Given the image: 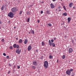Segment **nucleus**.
<instances>
[{
	"mask_svg": "<svg viewBox=\"0 0 76 76\" xmlns=\"http://www.w3.org/2000/svg\"><path fill=\"white\" fill-rule=\"evenodd\" d=\"M44 66L46 69L48 67V61H45L44 62Z\"/></svg>",
	"mask_w": 76,
	"mask_h": 76,
	"instance_id": "nucleus-1",
	"label": "nucleus"
},
{
	"mask_svg": "<svg viewBox=\"0 0 76 76\" xmlns=\"http://www.w3.org/2000/svg\"><path fill=\"white\" fill-rule=\"evenodd\" d=\"M13 13L12 12H10L8 14V16L11 18H13Z\"/></svg>",
	"mask_w": 76,
	"mask_h": 76,
	"instance_id": "nucleus-2",
	"label": "nucleus"
},
{
	"mask_svg": "<svg viewBox=\"0 0 76 76\" xmlns=\"http://www.w3.org/2000/svg\"><path fill=\"white\" fill-rule=\"evenodd\" d=\"M49 45H50V46H51L52 45L53 47H55V46L56 45L54 43H52L51 42V40H49Z\"/></svg>",
	"mask_w": 76,
	"mask_h": 76,
	"instance_id": "nucleus-3",
	"label": "nucleus"
},
{
	"mask_svg": "<svg viewBox=\"0 0 76 76\" xmlns=\"http://www.w3.org/2000/svg\"><path fill=\"white\" fill-rule=\"evenodd\" d=\"M18 10L16 7L13 8L11 9V11L13 12H16L18 11Z\"/></svg>",
	"mask_w": 76,
	"mask_h": 76,
	"instance_id": "nucleus-4",
	"label": "nucleus"
},
{
	"mask_svg": "<svg viewBox=\"0 0 76 76\" xmlns=\"http://www.w3.org/2000/svg\"><path fill=\"white\" fill-rule=\"evenodd\" d=\"M66 73L68 75H71V72H70V71L69 70H68L66 72Z\"/></svg>",
	"mask_w": 76,
	"mask_h": 76,
	"instance_id": "nucleus-5",
	"label": "nucleus"
},
{
	"mask_svg": "<svg viewBox=\"0 0 76 76\" xmlns=\"http://www.w3.org/2000/svg\"><path fill=\"white\" fill-rule=\"evenodd\" d=\"M73 49L71 48H70L69 49V50H68V52L69 53H72L73 52Z\"/></svg>",
	"mask_w": 76,
	"mask_h": 76,
	"instance_id": "nucleus-6",
	"label": "nucleus"
},
{
	"mask_svg": "<svg viewBox=\"0 0 76 76\" xmlns=\"http://www.w3.org/2000/svg\"><path fill=\"white\" fill-rule=\"evenodd\" d=\"M50 6L52 9H54V8L55 7V6L54 5H53V3H51L50 4Z\"/></svg>",
	"mask_w": 76,
	"mask_h": 76,
	"instance_id": "nucleus-7",
	"label": "nucleus"
},
{
	"mask_svg": "<svg viewBox=\"0 0 76 76\" xmlns=\"http://www.w3.org/2000/svg\"><path fill=\"white\" fill-rule=\"evenodd\" d=\"M33 64L34 66H37V62L36 61H34L33 62Z\"/></svg>",
	"mask_w": 76,
	"mask_h": 76,
	"instance_id": "nucleus-8",
	"label": "nucleus"
},
{
	"mask_svg": "<svg viewBox=\"0 0 76 76\" xmlns=\"http://www.w3.org/2000/svg\"><path fill=\"white\" fill-rule=\"evenodd\" d=\"M73 3H71L69 4V7H72V6H73Z\"/></svg>",
	"mask_w": 76,
	"mask_h": 76,
	"instance_id": "nucleus-9",
	"label": "nucleus"
},
{
	"mask_svg": "<svg viewBox=\"0 0 76 76\" xmlns=\"http://www.w3.org/2000/svg\"><path fill=\"white\" fill-rule=\"evenodd\" d=\"M31 48H32L31 46V45L29 46L28 48V51H30V50H31Z\"/></svg>",
	"mask_w": 76,
	"mask_h": 76,
	"instance_id": "nucleus-10",
	"label": "nucleus"
},
{
	"mask_svg": "<svg viewBox=\"0 0 76 76\" xmlns=\"http://www.w3.org/2000/svg\"><path fill=\"white\" fill-rule=\"evenodd\" d=\"M67 20L68 21V23H69L70 20H71V18L70 17L68 18Z\"/></svg>",
	"mask_w": 76,
	"mask_h": 76,
	"instance_id": "nucleus-11",
	"label": "nucleus"
},
{
	"mask_svg": "<svg viewBox=\"0 0 76 76\" xmlns=\"http://www.w3.org/2000/svg\"><path fill=\"white\" fill-rule=\"evenodd\" d=\"M28 43V40L27 39H25L24 40V44H26Z\"/></svg>",
	"mask_w": 76,
	"mask_h": 76,
	"instance_id": "nucleus-12",
	"label": "nucleus"
},
{
	"mask_svg": "<svg viewBox=\"0 0 76 76\" xmlns=\"http://www.w3.org/2000/svg\"><path fill=\"white\" fill-rule=\"evenodd\" d=\"M19 49H18L16 50L15 51L16 53H18V54H20V53L19 52Z\"/></svg>",
	"mask_w": 76,
	"mask_h": 76,
	"instance_id": "nucleus-13",
	"label": "nucleus"
},
{
	"mask_svg": "<svg viewBox=\"0 0 76 76\" xmlns=\"http://www.w3.org/2000/svg\"><path fill=\"white\" fill-rule=\"evenodd\" d=\"M30 33L31 34H34V31L32 30H31L30 31Z\"/></svg>",
	"mask_w": 76,
	"mask_h": 76,
	"instance_id": "nucleus-14",
	"label": "nucleus"
},
{
	"mask_svg": "<svg viewBox=\"0 0 76 76\" xmlns=\"http://www.w3.org/2000/svg\"><path fill=\"white\" fill-rule=\"evenodd\" d=\"M46 13L47 14H48V15H50L51 14V13L50 12V11L48 10L46 11Z\"/></svg>",
	"mask_w": 76,
	"mask_h": 76,
	"instance_id": "nucleus-15",
	"label": "nucleus"
},
{
	"mask_svg": "<svg viewBox=\"0 0 76 76\" xmlns=\"http://www.w3.org/2000/svg\"><path fill=\"white\" fill-rule=\"evenodd\" d=\"M22 39H20L19 40V42L20 43H22Z\"/></svg>",
	"mask_w": 76,
	"mask_h": 76,
	"instance_id": "nucleus-16",
	"label": "nucleus"
},
{
	"mask_svg": "<svg viewBox=\"0 0 76 76\" xmlns=\"http://www.w3.org/2000/svg\"><path fill=\"white\" fill-rule=\"evenodd\" d=\"M42 46H44L45 45V43H44V42H42Z\"/></svg>",
	"mask_w": 76,
	"mask_h": 76,
	"instance_id": "nucleus-17",
	"label": "nucleus"
},
{
	"mask_svg": "<svg viewBox=\"0 0 76 76\" xmlns=\"http://www.w3.org/2000/svg\"><path fill=\"white\" fill-rule=\"evenodd\" d=\"M31 68H32V69H36V67H35V66H31Z\"/></svg>",
	"mask_w": 76,
	"mask_h": 76,
	"instance_id": "nucleus-18",
	"label": "nucleus"
},
{
	"mask_svg": "<svg viewBox=\"0 0 76 76\" xmlns=\"http://www.w3.org/2000/svg\"><path fill=\"white\" fill-rule=\"evenodd\" d=\"M63 15L64 16H67V13L66 12L64 13L63 14Z\"/></svg>",
	"mask_w": 76,
	"mask_h": 76,
	"instance_id": "nucleus-19",
	"label": "nucleus"
},
{
	"mask_svg": "<svg viewBox=\"0 0 76 76\" xmlns=\"http://www.w3.org/2000/svg\"><path fill=\"white\" fill-rule=\"evenodd\" d=\"M1 41H2V42H4L5 41V40H4V38H3L2 39H1Z\"/></svg>",
	"mask_w": 76,
	"mask_h": 76,
	"instance_id": "nucleus-20",
	"label": "nucleus"
},
{
	"mask_svg": "<svg viewBox=\"0 0 76 76\" xmlns=\"http://www.w3.org/2000/svg\"><path fill=\"white\" fill-rule=\"evenodd\" d=\"M4 8V6H3V7H1V10H3Z\"/></svg>",
	"mask_w": 76,
	"mask_h": 76,
	"instance_id": "nucleus-21",
	"label": "nucleus"
},
{
	"mask_svg": "<svg viewBox=\"0 0 76 76\" xmlns=\"http://www.w3.org/2000/svg\"><path fill=\"white\" fill-rule=\"evenodd\" d=\"M66 58V56H64V55H63L62 56L63 59H64Z\"/></svg>",
	"mask_w": 76,
	"mask_h": 76,
	"instance_id": "nucleus-22",
	"label": "nucleus"
},
{
	"mask_svg": "<svg viewBox=\"0 0 76 76\" xmlns=\"http://www.w3.org/2000/svg\"><path fill=\"white\" fill-rule=\"evenodd\" d=\"M26 13L27 15H30L31 13V12H26Z\"/></svg>",
	"mask_w": 76,
	"mask_h": 76,
	"instance_id": "nucleus-23",
	"label": "nucleus"
},
{
	"mask_svg": "<svg viewBox=\"0 0 76 76\" xmlns=\"http://www.w3.org/2000/svg\"><path fill=\"white\" fill-rule=\"evenodd\" d=\"M14 48H16V44H15L13 45Z\"/></svg>",
	"mask_w": 76,
	"mask_h": 76,
	"instance_id": "nucleus-24",
	"label": "nucleus"
},
{
	"mask_svg": "<svg viewBox=\"0 0 76 76\" xmlns=\"http://www.w3.org/2000/svg\"><path fill=\"white\" fill-rule=\"evenodd\" d=\"M22 11H20V12H19V14L20 15H21V14H22Z\"/></svg>",
	"mask_w": 76,
	"mask_h": 76,
	"instance_id": "nucleus-25",
	"label": "nucleus"
},
{
	"mask_svg": "<svg viewBox=\"0 0 76 76\" xmlns=\"http://www.w3.org/2000/svg\"><path fill=\"white\" fill-rule=\"evenodd\" d=\"M53 58V56L51 55L49 56V58H50V59H51Z\"/></svg>",
	"mask_w": 76,
	"mask_h": 76,
	"instance_id": "nucleus-26",
	"label": "nucleus"
},
{
	"mask_svg": "<svg viewBox=\"0 0 76 76\" xmlns=\"http://www.w3.org/2000/svg\"><path fill=\"white\" fill-rule=\"evenodd\" d=\"M12 66H13V64H9V66H10V67H11Z\"/></svg>",
	"mask_w": 76,
	"mask_h": 76,
	"instance_id": "nucleus-27",
	"label": "nucleus"
},
{
	"mask_svg": "<svg viewBox=\"0 0 76 76\" xmlns=\"http://www.w3.org/2000/svg\"><path fill=\"white\" fill-rule=\"evenodd\" d=\"M30 20V18H29L27 20V22H29V21Z\"/></svg>",
	"mask_w": 76,
	"mask_h": 76,
	"instance_id": "nucleus-28",
	"label": "nucleus"
},
{
	"mask_svg": "<svg viewBox=\"0 0 76 76\" xmlns=\"http://www.w3.org/2000/svg\"><path fill=\"white\" fill-rule=\"evenodd\" d=\"M48 25L49 26H52V24L51 23H49L48 24Z\"/></svg>",
	"mask_w": 76,
	"mask_h": 76,
	"instance_id": "nucleus-29",
	"label": "nucleus"
},
{
	"mask_svg": "<svg viewBox=\"0 0 76 76\" xmlns=\"http://www.w3.org/2000/svg\"><path fill=\"white\" fill-rule=\"evenodd\" d=\"M16 47L17 48V49H18L19 48V45H18L16 46Z\"/></svg>",
	"mask_w": 76,
	"mask_h": 76,
	"instance_id": "nucleus-30",
	"label": "nucleus"
},
{
	"mask_svg": "<svg viewBox=\"0 0 76 76\" xmlns=\"http://www.w3.org/2000/svg\"><path fill=\"white\" fill-rule=\"evenodd\" d=\"M10 49L11 50H12V49H13V47L12 46H10Z\"/></svg>",
	"mask_w": 76,
	"mask_h": 76,
	"instance_id": "nucleus-31",
	"label": "nucleus"
},
{
	"mask_svg": "<svg viewBox=\"0 0 76 76\" xmlns=\"http://www.w3.org/2000/svg\"><path fill=\"white\" fill-rule=\"evenodd\" d=\"M6 58H7V59H9L10 58V57L9 56H7L6 57Z\"/></svg>",
	"mask_w": 76,
	"mask_h": 76,
	"instance_id": "nucleus-32",
	"label": "nucleus"
},
{
	"mask_svg": "<svg viewBox=\"0 0 76 76\" xmlns=\"http://www.w3.org/2000/svg\"><path fill=\"white\" fill-rule=\"evenodd\" d=\"M63 8H64V10H66V7H65V6H63Z\"/></svg>",
	"mask_w": 76,
	"mask_h": 76,
	"instance_id": "nucleus-33",
	"label": "nucleus"
},
{
	"mask_svg": "<svg viewBox=\"0 0 76 76\" xmlns=\"http://www.w3.org/2000/svg\"><path fill=\"white\" fill-rule=\"evenodd\" d=\"M3 56H6V54L5 53H3Z\"/></svg>",
	"mask_w": 76,
	"mask_h": 76,
	"instance_id": "nucleus-34",
	"label": "nucleus"
},
{
	"mask_svg": "<svg viewBox=\"0 0 76 76\" xmlns=\"http://www.w3.org/2000/svg\"><path fill=\"white\" fill-rule=\"evenodd\" d=\"M73 70V69H70V72H72Z\"/></svg>",
	"mask_w": 76,
	"mask_h": 76,
	"instance_id": "nucleus-35",
	"label": "nucleus"
},
{
	"mask_svg": "<svg viewBox=\"0 0 76 76\" xmlns=\"http://www.w3.org/2000/svg\"><path fill=\"white\" fill-rule=\"evenodd\" d=\"M42 13H43V11H41V14H42Z\"/></svg>",
	"mask_w": 76,
	"mask_h": 76,
	"instance_id": "nucleus-36",
	"label": "nucleus"
},
{
	"mask_svg": "<svg viewBox=\"0 0 76 76\" xmlns=\"http://www.w3.org/2000/svg\"><path fill=\"white\" fill-rule=\"evenodd\" d=\"M17 67H18V69H20V66H17Z\"/></svg>",
	"mask_w": 76,
	"mask_h": 76,
	"instance_id": "nucleus-37",
	"label": "nucleus"
},
{
	"mask_svg": "<svg viewBox=\"0 0 76 76\" xmlns=\"http://www.w3.org/2000/svg\"><path fill=\"white\" fill-rule=\"evenodd\" d=\"M51 42H54V40H53V39H51Z\"/></svg>",
	"mask_w": 76,
	"mask_h": 76,
	"instance_id": "nucleus-38",
	"label": "nucleus"
},
{
	"mask_svg": "<svg viewBox=\"0 0 76 76\" xmlns=\"http://www.w3.org/2000/svg\"><path fill=\"white\" fill-rule=\"evenodd\" d=\"M73 9H74V10L75 9H76V7H73Z\"/></svg>",
	"mask_w": 76,
	"mask_h": 76,
	"instance_id": "nucleus-39",
	"label": "nucleus"
},
{
	"mask_svg": "<svg viewBox=\"0 0 76 76\" xmlns=\"http://www.w3.org/2000/svg\"><path fill=\"white\" fill-rule=\"evenodd\" d=\"M19 52L20 53V52H21V50H20L19 51Z\"/></svg>",
	"mask_w": 76,
	"mask_h": 76,
	"instance_id": "nucleus-40",
	"label": "nucleus"
},
{
	"mask_svg": "<svg viewBox=\"0 0 76 76\" xmlns=\"http://www.w3.org/2000/svg\"><path fill=\"white\" fill-rule=\"evenodd\" d=\"M37 22L38 23H39V20H37Z\"/></svg>",
	"mask_w": 76,
	"mask_h": 76,
	"instance_id": "nucleus-41",
	"label": "nucleus"
},
{
	"mask_svg": "<svg viewBox=\"0 0 76 76\" xmlns=\"http://www.w3.org/2000/svg\"><path fill=\"white\" fill-rule=\"evenodd\" d=\"M14 29H15V28H16V26H14Z\"/></svg>",
	"mask_w": 76,
	"mask_h": 76,
	"instance_id": "nucleus-42",
	"label": "nucleus"
},
{
	"mask_svg": "<svg viewBox=\"0 0 76 76\" xmlns=\"http://www.w3.org/2000/svg\"><path fill=\"white\" fill-rule=\"evenodd\" d=\"M56 40V37L54 38V40Z\"/></svg>",
	"mask_w": 76,
	"mask_h": 76,
	"instance_id": "nucleus-43",
	"label": "nucleus"
},
{
	"mask_svg": "<svg viewBox=\"0 0 76 76\" xmlns=\"http://www.w3.org/2000/svg\"><path fill=\"white\" fill-rule=\"evenodd\" d=\"M2 23V22L1 21H0V24H1Z\"/></svg>",
	"mask_w": 76,
	"mask_h": 76,
	"instance_id": "nucleus-44",
	"label": "nucleus"
},
{
	"mask_svg": "<svg viewBox=\"0 0 76 76\" xmlns=\"http://www.w3.org/2000/svg\"><path fill=\"white\" fill-rule=\"evenodd\" d=\"M36 52H37V53H38V50H36Z\"/></svg>",
	"mask_w": 76,
	"mask_h": 76,
	"instance_id": "nucleus-45",
	"label": "nucleus"
},
{
	"mask_svg": "<svg viewBox=\"0 0 76 76\" xmlns=\"http://www.w3.org/2000/svg\"><path fill=\"white\" fill-rule=\"evenodd\" d=\"M16 40H18V38H16Z\"/></svg>",
	"mask_w": 76,
	"mask_h": 76,
	"instance_id": "nucleus-46",
	"label": "nucleus"
},
{
	"mask_svg": "<svg viewBox=\"0 0 76 76\" xmlns=\"http://www.w3.org/2000/svg\"><path fill=\"white\" fill-rule=\"evenodd\" d=\"M8 74H10V71H9L8 72Z\"/></svg>",
	"mask_w": 76,
	"mask_h": 76,
	"instance_id": "nucleus-47",
	"label": "nucleus"
},
{
	"mask_svg": "<svg viewBox=\"0 0 76 76\" xmlns=\"http://www.w3.org/2000/svg\"><path fill=\"white\" fill-rule=\"evenodd\" d=\"M52 1H56V0H52Z\"/></svg>",
	"mask_w": 76,
	"mask_h": 76,
	"instance_id": "nucleus-48",
	"label": "nucleus"
},
{
	"mask_svg": "<svg viewBox=\"0 0 76 76\" xmlns=\"http://www.w3.org/2000/svg\"><path fill=\"white\" fill-rule=\"evenodd\" d=\"M32 6H33V5H31L30 6V7H32Z\"/></svg>",
	"mask_w": 76,
	"mask_h": 76,
	"instance_id": "nucleus-49",
	"label": "nucleus"
},
{
	"mask_svg": "<svg viewBox=\"0 0 76 76\" xmlns=\"http://www.w3.org/2000/svg\"><path fill=\"white\" fill-rule=\"evenodd\" d=\"M14 67L15 68V67H16V66L15 65L14 66Z\"/></svg>",
	"mask_w": 76,
	"mask_h": 76,
	"instance_id": "nucleus-50",
	"label": "nucleus"
},
{
	"mask_svg": "<svg viewBox=\"0 0 76 76\" xmlns=\"http://www.w3.org/2000/svg\"><path fill=\"white\" fill-rule=\"evenodd\" d=\"M60 11H61V10H59V12H60Z\"/></svg>",
	"mask_w": 76,
	"mask_h": 76,
	"instance_id": "nucleus-51",
	"label": "nucleus"
},
{
	"mask_svg": "<svg viewBox=\"0 0 76 76\" xmlns=\"http://www.w3.org/2000/svg\"><path fill=\"white\" fill-rule=\"evenodd\" d=\"M1 26H0V29H1Z\"/></svg>",
	"mask_w": 76,
	"mask_h": 76,
	"instance_id": "nucleus-52",
	"label": "nucleus"
},
{
	"mask_svg": "<svg viewBox=\"0 0 76 76\" xmlns=\"http://www.w3.org/2000/svg\"><path fill=\"white\" fill-rule=\"evenodd\" d=\"M58 60H57V63H58Z\"/></svg>",
	"mask_w": 76,
	"mask_h": 76,
	"instance_id": "nucleus-53",
	"label": "nucleus"
},
{
	"mask_svg": "<svg viewBox=\"0 0 76 76\" xmlns=\"http://www.w3.org/2000/svg\"><path fill=\"white\" fill-rule=\"evenodd\" d=\"M28 33L29 34H31V32H29Z\"/></svg>",
	"mask_w": 76,
	"mask_h": 76,
	"instance_id": "nucleus-54",
	"label": "nucleus"
},
{
	"mask_svg": "<svg viewBox=\"0 0 76 76\" xmlns=\"http://www.w3.org/2000/svg\"><path fill=\"white\" fill-rule=\"evenodd\" d=\"M74 76V75H72V76Z\"/></svg>",
	"mask_w": 76,
	"mask_h": 76,
	"instance_id": "nucleus-55",
	"label": "nucleus"
},
{
	"mask_svg": "<svg viewBox=\"0 0 76 76\" xmlns=\"http://www.w3.org/2000/svg\"><path fill=\"white\" fill-rule=\"evenodd\" d=\"M14 0V1H15V0Z\"/></svg>",
	"mask_w": 76,
	"mask_h": 76,
	"instance_id": "nucleus-56",
	"label": "nucleus"
}]
</instances>
